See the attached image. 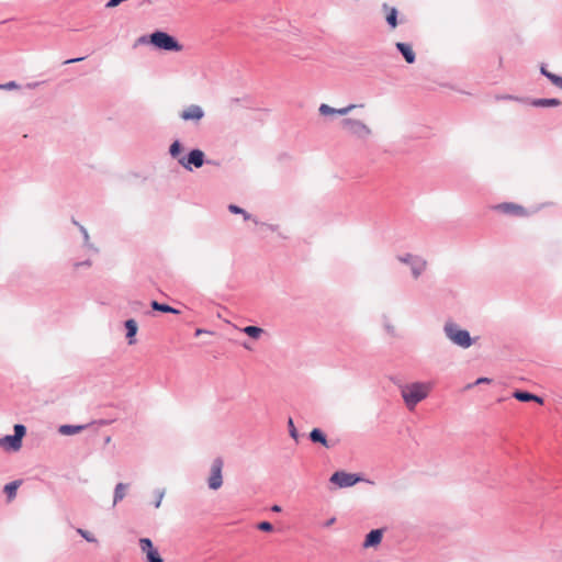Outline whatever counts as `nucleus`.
I'll return each instance as SVG.
<instances>
[{
    "label": "nucleus",
    "mask_w": 562,
    "mask_h": 562,
    "mask_svg": "<svg viewBox=\"0 0 562 562\" xmlns=\"http://www.w3.org/2000/svg\"><path fill=\"white\" fill-rule=\"evenodd\" d=\"M382 10L385 12V21L390 29L394 30L400 24L398 11L395 7H391L387 3L382 4Z\"/></svg>",
    "instance_id": "13"
},
{
    "label": "nucleus",
    "mask_w": 562,
    "mask_h": 562,
    "mask_svg": "<svg viewBox=\"0 0 562 562\" xmlns=\"http://www.w3.org/2000/svg\"><path fill=\"white\" fill-rule=\"evenodd\" d=\"M0 446L9 451H18L22 447V441L13 435H5L0 439Z\"/></svg>",
    "instance_id": "16"
},
{
    "label": "nucleus",
    "mask_w": 562,
    "mask_h": 562,
    "mask_svg": "<svg viewBox=\"0 0 562 562\" xmlns=\"http://www.w3.org/2000/svg\"><path fill=\"white\" fill-rule=\"evenodd\" d=\"M151 33L149 35H142L136 40L135 46L150 44L151 45Z\"/></svg>",
    "instance_id": "35"
},
{
    "label": "nucleus",
    "mask_w": 562,
    "mask_h": 562,
    "mask_svg": "<svg viewBox=\"0 0 562 562\" xmlns=\"http://www.w3.org/2000/svg\"><path fill=\"white\" fill-rule=\"evenodd\" d=\"M288 427H289V434H290L291 438H293L295 441H297L300 435H299V431L295 428L293 419L291 417L288 419Z\"/></svg>",
    "instance_id": "29"
},
{
    "label": "nucleus",
    "mask_w": 562,
    "mask_h": 562,
    "mask_svg": "<svg viewBox=\"0 0 562 562\" xmlns=\"http://www.w3.org/2000/svg\"><path fill=\"white\" fill-rule=\"evenodd\" d=\"M72 223L79 227V231L83 236L85 245L87 247H91V245L89 244V234H88V231L86 229V227L80 225L76 220H72Z\"/></svg>",
    "instance_id": "30"
},
{
    "label": "nucleus",
    "mask_w": 562,
    "mask_h": 562,
    "mask_svg": "<svg viewBox=\"0 0 562 562\" xmlns=\"http://www.w3.org/2000/svg\"><path fill=\"white\" fill-rule=\"evenodd\" d=\"M358 105L356 104H349L348 106H345V108H341V109H336V113L335 114H339V115H346L348 114L352 109L357 108Z\"/></svg>",
    "instance_id": "38"
},
{
    "label": "nucleus",
    "mask_w": 562,
    "mask_h": 562,
    "mask_svg": "<svg viewBox=\"0 0 562 562\" xmlns=\"http://www.w3.org/2000/svg\"><path fill=\"white\" fill-rule=\"evenodd\" d=\"M128 305L132 312H140L144 307V303L137 300L131 301Z\"/></svg>",
    "instance_id": "34"
},
{
    "label": "nucleus",
    "mask_w": 562,
    "mask_h": 562,
    "mask_svg": "<svg viewBox=\"0 0 562 562\" xmlns=\"http://www.w3.org/2000/svg\"><path fill=\"white\" fill-rule=\"evenodd\" d=\"M205 164V155L199 148L191 149L186 156L179 159L181 165L187 170H192V167L201 168Z\"/></svg>",
    "instance_id": "7"
},
{
    "label": "nucleus",
    "mask_w": 562,
    "mask_h": 562,
    "mask_svg": "<svg viewBox=\"0 0 562 562\" xmlns=\"http://www.w3.org/2000/svg\"><path fill=\"white\" fill-rule=\"evenodd\" d=\"M150 306H151L153 311H157V312H161V313H171V314L180 313L179 310L170 306L169 304L160 303L158 301H151Z\"/></svg>",
    "instance_id": "23"
},
{
    "label": "nucleus",
    "mask_w": 562,
    "mask_h": 562,
    "mask_svg": "<svg viewBox=\"0 0 562 562\" xmlns=\"http://www.w3.org/2000/svg\"><path fill=\"white\" fill-rule=\"evenodd\" d=\"M124 328L126 330L125 337L128 345L136 344V335L138 331L137 322L134 318H128L124 322Z\"/></svg>",
    "instance_id": "14"
},
{
    "label": "nucleus",
    "mask_w": 562,
    "mask_h": 562,
    "mask_svg": "<svg viewBox=\"0 0 562 562\" xmlns=\"http://www.w3.org/2000/svg\"><path fill=\"white\" fill-rule=\"evenodd\" d=\"M14 434L13 436L19 437V440L22 441L23 437L26 434V427L22 424H15L13 427Z\"/></svg>",
    "instance_id": "27"
},
{
    "label": "nucleus",
    "mask_w": 562,
    "mask_h": 562,
    "mask_svg": "<svg viewBox=\"0 0 562 562\" xmlns=\"http://www.w3.org/2000/svg\"><path fill=\"white\" fill-rule=\"evenodd\" d=\"M155 495H156V501H155L154 505H155L156 508H158L161 505V501H162V498L165 496V491L158 488V490L155 491Z\"/></svg>",
    "instance_id": "36"
},
{
    "label": "nucleus",
    "mask_w": 562,
    "mask_h": 562,
    "mask_svg": "<svg viewBox=\"0 0 562 562\" xmlns=\"http://www.w3.org/2000/svg\"><path fill=\"white\" fill-rule=\"evenodd\" d=\"M77 532L85 539L87 540L88 542H97V538L91 533L89 532L88 530H85L82 528H78L77 529Z\"/></svg>",
    "instance_id": "28"
},
{
    "label": "nucleus",
    "mask_w": 562,
    "mask_h": 562,
    "mask_svg": "<svg viewBox=\"0 0 562 562\" xmlns=\"http://www.w3.org/2000/svg\"><path fill=\"white\" fill-rule=\"evenodd\" d=\"M243 333H245L250 338L258 339L263 333V329L258 326L249 325L243 328Z\"/></svg>",
    "instance_id": "26"
},
{
    "label": "nucleus",
    "mask_w": 562,
    "mask_h": 562,
    "mask_svg": "<svg viewBox=\"0 0 562 562\" xmlns=\"http://www.w3.org/2000/svg\"><path fill=\"white\" fill-rule=\"evenodd\" d=\"M271 510L274 512V513H280L282 510V508L279 505H272L271 506Z\"/></svg>",
    "instance_id": "47"
},
{
    "label": "nucleus",
    "mask_w": 562,
    "mask_h": 562,
    "mask_svg": "<svg viewBox=\"0 0 562 562\" xmlns=\"http://www.w3.org/2000/svg\"><path fill=\"white\" fill-rule=\"evenodd\" d=\"M228 211L233 214L243 215L245 221H252L255 224H259V221L256 217H254L250 213H248L246 210L236 204H229Z\"/></svg>",
    "instance_id": "21"
},
{
    "label": "nucleus",
    "mask_w": 562,
    "mask_h": 562,
    "mask_svg": "<svg viewBox=\"0 0 562 562\" xmlns=\"http://www.w3.org/2000/svg\"><path fill=\"white\" fill-rule=\"evenodd\" d=\"M203 333H207V331H206V330H204V329L198 328V329L195 330L194 336H195V337H198V336L202 335Z\"/></svg>",
    "instance_id": "49"
},
{
    "label": "nucleus",
    "mask_w": 562,
    "mask_h": 562,
    "mask_svg": "<svg viewBox=\"0 0 562 562\" xmlns=\"http://www.w3.org/2000/svg\"><path fill=\"white\" fill-rule=\"evenodd\" d=\"M341 125L350 135L361 139L367 138L371 134V130L360 120L344 119Z\"/></svg>",
    "instance_id": "6"
},
{
    "label": "nucleus",
    "mask_w": 562,
    "mask_h": 562,
    "mask_svg": "<svg viewBox=\"0 0 562 562\" xmlns=\"http://www.w3.org/2000/svg\"><path fill=\"white\" fill-rule=\"evenodd\" d=\"M204 110L202 109V106L198 104H190L189 106L183 109L179 114L181 120L194 123H199L204 117Z\"/></svg>",
    "instance_id": "9"
},
{
    "label": "nucleus",
    "mask_w": 562,
    "mask_h": 562,
    "mask_svg": "<svg viewBox=\"0 0 562 562\" xmlns=\"http://www.w3.org/2000/svg\"><path fill=\"white\" fill-rule=\"evenodd\" d=\"M531 105L537 108H546V106H559L561 101L557 98H541L531 100Z\"/></svg>",
    "instance_id": "19"
},
{
    "label": "nucleus",
    "mask_w": 562,
    "mask_h": 562,
    "mask_svg": "<svg viewBox=\"0 0 562 562\" xmlns=\"http://www.w3.org/2000/svg\"><path fill=\"white\" fill-rule=\"evenodd\" d=\"M402 397L409 409H413L419 402L427 397V391L420 382L405 385L401 391Z\"/></svg>",
    "instance_id": "3"
},
{
    "label": "nucleus",
    "mask_w": 562,
    "mask_h": 562,
    "mask_svg": "<svg viewBox=\"0 0 562 562\" xmlns=\"http://www.w3.org/2000/svg\"><path fill=\"white\" fill-rule=\"evenodd\" d=\"M183 150V146L179 139L173 140L168 149L169 155L179 161V159L182 157L181 153Z\"/></svg>",
    "instance_id": "24"
},
{
    "label": "nucleus",
    "mask_w": 562,
    "mask_h": 562,
    "mask_svg": "<svg viewBox=\"0 0 562 562\" xmlns=\"http://www.w3.org/2000/svg\"><path fill=\"white\" fill-rule=\"evenodd\" d=\"M555 87L562 89V77L555 74H551L548 78Z\"/></svg>",
    "instance_id": "33"
},
{
    "label": "nucleus",
    "mask_w": 562,
    "mask_h": 562,
    "mask_svg": "<svg viewBox=\"0 0 562 562\" xmlns=\"http://www.w3.org/2000/svg\"><path fill=\"white\" fill-rule=\"evenodd\" d=\"M396 49L401 53L407 64H414L416 60L415 52L408 43L397 42L395 44Z\"/></svg>",
    "instance_id": "15"
},
{
    "label": "nucleus",
    "mask_w": 562,
    "mask_h": 562,
    "mask_svg": "<svg viewBox=\"0 0 562 562\" xmlns=\"http://www.w3.org/2000/svg\"><path fill=\"white\" fill-rule=\"evenodd\" d=\"M38 85H40V82H30V83H27V85H26V87H27L29 89H34V88H36Z\"/></svg>",
    "instance_id": "48"
},
{
    "label": "nucleus",
    "mask_w": 562,
    "mask_h": 562,
    "mask_svg": "<svg viewBox=\"0 0 562 562\" xmlns=\"http://www.w3.org/2000/svg\"><path fill=\"white\" fill-rule=\"evenodd\" d=\"M139 547L143 552L146 553L147 562H162L158 550L154 547L153 541L149 538H140Z\"/></svg>",
    "instance_id": "10"
},
{
    "label": "nucleus",
    "mask_w": 562,
    "mask_h": 562,
    "mask_svg": "<svg viewBox=\"0 0 562 562\" xmlns=\"http://www.w3.org/2000/svg\"><path fill=\"white\" fill-rule=\"evenodd\" d=\"M495 100H497V101H501V100H515V101H521V99H520V98L515 97V95H512V94H502V95H496V97H495Z\"/></svg>",
    "instance_id": "39"
},
{
    "label": "nucleus",
    "mask_w": 562,
    "mask_h": 562,
    "mask_svg": "<svg viewBox=\"0 0 562 562\" xmlns=\"http://www.w3.org/2000/svg\"><path fill=\"white\" fill-rule=\"evenodd\" d=\"M19 88H20V85H18L15 81H9L7 83L0 85L1 90H13V89H19Z\"/></svg>",
    "instance_id": "37"
},
{
    "label": "nucleus",
    "mask_w": 562,
    "mask_h": 562,
    "mask_svg": "<svg viewBox=\"0 0 562 562\" xmlns=\"http://www.w3.org/2000/svg\"><path fill=\"white\" fill-rule=\"evenodd\" d=\"M20 484V481H12L4 485L3 492L5 493L9 501L13 499L16 496V491Z\"/></svg>",
    "instance_id": "25"
},
{
    "label": "nucleus",
    "mask_w": 562,
    "mask_h": 562,
    "mask_svg": "<svg viewBox=\"0 0 562 562\" xmlns=\"http://www.w3.org/2000/svg\"><path fill=\"white\" fill-rule=\"evenodd\" d=\"M257 528L261 531H265V532H270L273 530V525L270 522V521H260L258 525H257Z\"/></svg>",
    "instance_id": "32"
},
{
    "label": "nucleus",
    "mask_w": 562,
    "mask_h": 562,
    "mask_svg": "<svg viewBox=\"0 0 562 562\" xmlns=\"http://www.w3.org/2000/svg\"><path fill=\"white\" fill-rule=\"evenodd\" d=\"M319 113L322 115H329V114H335L336 113V109L335 108H331L330 105L328 104H321L319 109H318Z\"/></svg>",
    "instance_id": "31"
},
{
    "label": "nucleus",
    "mask_w": 562,
    "mask_h": 562,
    "mask_svg": "<svg viewBox=\"0 0 562 562\" xmlns=\"http://www.w3.org/2000/svg\"><path fill=\"white\" fill-rule=\"evenodd\" d=\"M244 347L249 349V344H244Z\"/></svg>",
    "instance_id": "51"
},
{
    "label": "nucleus",
    "mask_w": 562,
    "mask_h": 562,
    "mask_svg": "<svg viewBox=\"0 0 562 562\" xmlns=\"http://www.w3.org/2000/svg\"><path fill=\"white\" fill-rule=\"evenodd\" d=\"M223 469V460L221 458H215L211 465V475L207 480V485L211 490H218L223 484L222 476Z\"/></svg>",
    "instance_id": "8"
},
{
    "label": "nucleus",
    "mask_w": 562,
    "mask_h": 562,
    "mask_svg": "<svg viewBox=\"0 0 562 562\" xmlns=\"http://www.w3.org/2000/svg\"><path fill=\"white\" fill-rule=\"evenodd\" d=\"M205 164L218 166V162L213 161V160H209V159L207 160L205 159Z\"/></svg>",
    "instance_id": "50"
},
{
    "label": "nucleus",
    "mask_w": 562,
    "mask_h": 562,
    "mask_svg": "<svg viewBox=\"0 0 562 562\" xmlns=\"http://www.w3.org/2000/svg\"><path fill=\"white\" fill-rule=\"evenodd\" d=\"M83 59H85V57L70 58V59L65 60L64 64L65 65L75 64V63L81 61Z\"/></svg>",
    "instance_id": "43"
},
{
    "label": "nucleus",
    "mask_w": 562,
    "mask_h": 562,
    "mask_svg": "<svg viewBox=\"0 0 562 562\" xmlns=\"http://www.w3.org/2000/svg\"><path fill=\"white\" fill-rule=\"evenodd\" d=\"M494 209L501 211L504 214H508V215H515V216L526 215V211L521 205L515 204L512 202H505V203L497 204Z\"/></svg>",
    "instance_id": "12"
},
{
    "label": "nucleus",
    "mask_w": 562,
    "mask_h": 562,
    "mask_svg": "<svg viewBox=\"0 0 562 562\" xmlns=\"http://www.w3.org/2000/svg\"><path fill=\"white\" fill-rule=\"evenodd\" d=\"M262 225L267 226L270 231H273V232L278 229V225L266 224V223H262Z\"/></svg>",
    "instance_id": "46"
},
{
    "label": "nucleus",
    "mask_w": 562,
    "mask_h": 562,
    "mask_svg": "<svg viewBox=\"0 0 562 562\" xmlns=\"http://www.w3.org/2000/svg\"><path fill=\"white\" fill-rule=\"evenodd\" d=\"M308 439L313 443L322 445L327 449L334 448L337 443V441L328 440L326 434L321 428H313L308 434Z\"/></svg>",
    "instance_id": "11"
},
{
    "label": "nucleus",
    "mask_w": 562,
    "mask_h": 562,
    "mask_svg": "<svg viewBox=\"0 0 562 562\" xmlns=\"http://www.w3.org/2000/svg\"><path fill=\"white\" fill-rule=\"evenodd\" d=\"M396 258L400 262L407 265L411 268L414 279H418L426 270L427 261L420 256L407 252L398 255Z\"/></svg>",
    "instance_id": "4"
},
{
    "label": "nucleus",
    "mask_w": 562,
    "mask_h": 562,
    "mask_svg": "<svg viewBox=\"0 0 562 562\" xmlns=\"http://www.w3.org/2000/svg\"><path fill=\"white\" fill-rule=\"evenodd\" d=\"M491 380L488 378H479L473 385H479V384H482V383H490Z\"/></svg>",
    "instance_id": "44"
},
{
    "label": "nucleus",
    "mask_w": 562,
    "mask_h": 562,
    "mask_svg": "<svg viewBox=\"0 0 562 562\" xmlns=\"http://www.w3.org/2000/svg\"><path fill=\"white\" fill-rule=\"evenodd\" d=\"M513 396L519 401V402H531V401H535L539 404H542L543 403V400L542 397L533 394V393H530L528 391H524V390H516L514 393H513Z\"/></svg>",
    "instance_id": "18"
},
{
    "label": "nucleus",
    "mask_w": 562,
    "mask_h": 562,
    "mask_svg": "<svg viewBox=\"0 0 562 562\" xmlns=\"http://www.w3.org/2000/svg\"><path fill=\"white\" fill-rule=\"evenodd\" d=\"M86 428H87V425H68L67 424V425H61L58 428V432L64 436H71V435L79 434L80 431H82Z\"/></svg>",
    "instance_id": "20"
},
{
    "label": "nucleus",
    "mask_w": 562,
    "mask_h": 562,
    "mask_svg": "<svg viewBox=\"0 0 562 562\" xmlns=\"http://www.w3.org/2000/svg\"><path fill=\"white\" fill-rule=\"evenodd\" d=\"M336 521V518L335 517H331L330 519H328L325 524H324V527H330L334 522Z\"/></svg>",
    "instance_id": "45"
},
{
    "label": "nucleus",
    "mask_w": 562,
    "mask_h": 562,
    "mask_svg": "<svg viewBox=\"0 0 562 562\" xmlns=\"http://www.w3.org/2000/svg\"><path fill=\"white\" fill-rule=\"evenodd\" d=\"M383 537V532L381 529H372L369 531L364 538L363 547L371 548L381 543Z\"/></svg>",
    "instance_id": "17"
},
{
    "label": "nucleus",
    "mask_w": 562,
    "mask_h": 562,
    "mask_svg": "<svg viewBox=\"0 0 562 562\" xmlns=\"http://www.w3.org/2000/svg\"><path fill=\"white\" fill-rule=\"evenodd\" d=\"M362 481H364V477L361 474L346 471H336L329 477V482L339 488L351 487Z\"/></svg>",
    "instance_id": "5"
},
{
    "label": "nucleus",
    "mask_w": 562,
    "mask_h": 562,
    "mask_svg": "<svg viewBox=\"0 0 562 562\" xmlns=\"http://www.w3.org/2000/svg\"><path fill=\"white\" fill-rule=\"evenodd\" d=\"M128 487V484L126 483H117L114 487V493H113V506H115L119 502H121L125 495H126V490Z\"/></svg>",
    "instance_id": "22"
},
{
    "label": "nucleus",
    "mask_w": 562,
    "mask_h": 562,
    "mask_svg": "<svg viewBox=\"0 0 562 562\" xmlns=\"http://www.w3.org/2000/svg\"><path fill=\"white\" fill-rule=\"evenodd\" d=\"M443 333L452 344L463 349L470 348L475 341V339L471 337L469 330L461 328L452 321L445 323Z\"/></svg>",
    "instance_id": "1"
},
{
    "label": "nucleus",
    "mask_w": 562,
    "mask_h": 562,
    "mask_svg": "<svg viewBox=\"0 0 562 562\" xmlns=\"http://www.w3.org/2000/svg\"><path fill=\"white\" fill-rule=\"evenodd\" d=\"M150 38L151 45L159 50L180 52L183 48L175 36L165 31L157 30L153 32Z\"/></svg>",
    "instance_id": "2"
},
{
    "label": "nucleus",
    "mask_w": 562,
    "mask_h": 562,
    "mask_svg": "<svg viewBox=\"0 0 562 562\" xmlns=\"http://www.w3.org/2000/svg\"><path fill=\"white\" fill-rule=\"evenodd\" d=\"M91 266V260H85V261H80V262H76L75 263V268H79V267H90Z\"/></svg>",
    "instance_id": "41"
},
{
    "label": "nucleus",
    "mask_w": 562,
    "mask_h": 562,
    "mask_svg": "<svg viewBox=\"0 0 562 562\" xmlns=\"http://www.w3.org/2000/svg\"><path fill=\"white\" fill-rule=\"evenodd\" d=\"M384 328H385V330H386L390 335H392V336H394V335H395V328H394V326H393V325H391V324L386 323V324L384 325Z\"/></svg>",
    "instance_id": "42"
},
{
    "label": "nucleus",
    "mask_w": 562,
    "mask_h": 562,
    "mask_svg": "<svg viewBox=\"0 0 562 562\" xmlns=\"http://www.w3.org/2000/svg\"><path fill=\"white\" fill-rule=\"evenodd\" d=\"M540 74H541L542 76H544V77L548 79V78H549V76H550L552 72H550V71L547 69L546 65H544V64H542V65L540 66Z\"/></svg>",
    "instance_id": "40"
}]
</instances>
